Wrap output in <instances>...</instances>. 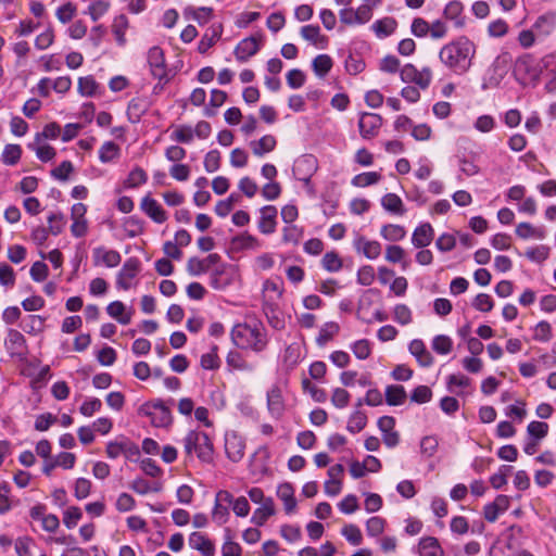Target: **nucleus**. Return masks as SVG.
<instances>
[{"instance_id":"obj_1","label":"nucleus","mask_w":556,"mask_h":556,"mask_svg":"<svg viewBox=\"0 0 556 556\" xmlns=\"http://www.w3.org/2000/svg\"><path fill=\"white\" fill-rule=\"evenodd\" d=\"M475 54V43L467 37H459L440 49L439 60L454 74L464 75L470 70Z\"/></svg>"},{"instance_id":"obj_2","label":"nucleus","mask_w":556,"mask_h":556,"mask_svg":"<svg viewBox=\"0 0 556 556\" xmlns=\"http://www.w3.org/2000/svg\"><path fill=\"white\" fill-rule=\"evenodd\" d=\"M231 339L236 346L260 353L268 344L267 331L260 320L237 324L231 330Z\"/></svg>"},{"instance_id":"obj_3","label":"nucleus","mask_w":556,"mask_h":556,"mask_svg":"<svg viewBox=\"0 0 556 556\" xmlns=\"http://www.w3.org/2000/svg\"><path fill=\"white\" fill-rule=\"evenodd\" d=\"M184 448L187 456L195 454L203 463H211L213 459V443L203 431L190 430L184 438Z\"/></svg>"},{"instance_id":"obj_4","label":"nucleus","mask_w":556,"mask_h":556,"mask_svg":"<svg viewBox=\"0 0 556 556\" xmlns=\"http://www.w3.org/2000/svg\"><path fill=\"white\" fill-rule=\"evenodd\" d=\"M138 414L148 417L155 427H167L172 424L170 410L160 400L142 404Z\"/></svg>"},{"instance_id":"obj_5","label":"nucleus","mask_w":556,"mask_h":556,"mask_svg":"<svg viewBox=\"0 0 556 556\" xmlns=\"http://www.w3.org/2000/svg\"><path fill=\"white\" fill-rule=\"evenodd\" d=\"M141 270L140 261L136 257H129L123 264L116 277V287L122 290H129Z\"/></svg>"},{"instance_id":"obj_6","label":"nucleus","mask_w":556,"mask_h":556,"mask_svg":"<svg viewBox=\"0 0 556 556\" xmlns=\"http://www.w3.org/2000/svg\"><path fill=\"white\" fill-rule=\"evenodd\" d=\"M232 504V494L226 490H219L215 495V504L212 510V519L218 526L226 523L229 519L228 506Z\"/></svg>"},{"instance_id":"obj_7","label":"nucleus","mask_w":556,"mask_h":556,"mask_svg":"<svg viewBox=\"0 0 556 556\" xmlns=\"http://www.w3.org/2000/svg\"><path fill=\"white\" fill-rule=\"evenodd\" d=\"M148 63L153 77L164 81V84L168 81L164 52L160 47L154 46L149 49Z\"/></svg>"},{"instance_id":"obj_8","label":"nucleus","mask_w":556,"mask_h":556,"mask_svg":"<svg viewBox=\"0 0 556 556\" xmlns=\"http://www.w3.org/2000/svg\"><path fill=\"white\" fill-rule=\"evenodd\" d=\"M220 260L217 253H211L203 260L193 256L188 260L186 268L190 276H200L220 265Z\"/></svg>"},{"instance_id":"obj_9","label":"nucleus","mask_w":556,"mask_h":556,"mask_svg":"<svg viewBox=\"0 0 556 556\" xmlns=\"http://www.w3.org/2000/svg\"><path fill=\"white\" fill-rule=\"evenodd\" d=\"M245 442L236 431H228L225 435V452L227 457L233 462H240L244 456Z\"/></svg>"},{"instance_id":"obj_10","label":"nucleus","mask_w":556,"mask_h":556,"mask_svg":"<svg viewBox=\"0 0 556 556\" xmlns=\"http://www.w3.org/2000/svg\"><path fill=\"white\" fill-rule=\"evenodd\" d=\"M382 125V117L376 113H362L358 119L359 134L364 139L377 136Z\"/></svg>"},{"instance_id":"obj_11","label":"nucleus","mask_w":556,"mask_h":556,"mask_svg":"<svg viewBox=\"0 0 556 556\" xmlns=\"http://www.w3.org/2000/svg\"><path fill=\"white\" fill-rule=\"evenodd\" d=\"M353 248L356 253L368 260H376L380 256L382 247L377 240H369L364 236H356L353 240Z\"/></svg>"},{"instance_id":"obj_12","label":"nucleus","mask_w":556,"mask_h":556,"mask_svg":"<svg viewBox=\"0 0 556 556\" xmlns=\"http://www.w3.org/2000/svg\"><path fill=\"white\" fill-rule=\"evenodd\" d=\"M232 282L231 268L227 264H220L212 269L210 285L215 290H224Z\"/></svg>"},{"instance_id":"obj_13","label":"nucleus","mask_w":556,"mask_h":556,"mask_svg":"<svg viewBox=\"0 0 556 556\" xmlns=\"http://www.w3.org/2000/svg\"><path fill=\"white\" fill-rule=\"evenodd\" d=\"M267 410L275 419H280L285 413V401L280 387L273 386L267 391Z\"/></svg>"},{"instance_id":"obj_14","label":"nucleus","mask_w":556,"mask_h":556,"mask_svg":"<svg viewBox=\"0 0 556 556\" xmlns=\"http://www.w3.org/2000/svg\"><path fill=\"white\" fill-rule=\"evenodd\" d=\"M140 208L148 215L153 222L163 224L167 219V213L161 206V204L150 195L142 198Z\"/></svg>"},{"instance_id":"obj_15","label":"nucleus","mask_w":556,"mask_h":556,"mask_svg":"<svg viewBox=\"0 0 556 556\" xmlns=\"http://www.w3.org/2000/svg\"><path fill=\"white\" fill-rule=\"evenodd\" d=\"M4 345L12 356H23L27 351L25 337L15 329H9Z\"/></svg>"},{"instance_id":"obj_16","label":"nucleus","mask_w":556,"mask_h":556,"mask_svg":"<svg viewBox=\"0 0 556 556\" xmlns=\"http://www.w3.org/2000/svg\"><path fill=\"white\" fill-rule=\"evenodd\" d=\"M317 168V161L316 159L311 155L306 154L301 156L296 160L294 165V172L299 175V180L308 184L311 180V177L313 173Z\"/></svg>"},{"instance_id":"obj_17","label":"nucleus","mask_w":556,"mask_h":556,"mask_svg":"<svg viewBox=\"0 0 556 556\" xmlns=\"http://www.w3.org/2000/svg\"><path fill=\"white\" fill-rule=\"evenodd\" d=\"M260 50L258 40L255 37H249L241 40L235 48L233 54L239 62H245Z\"/></svg>"},{"instance_id":"obj_18","label":"nucleus","mask_w":556,"mask_h":556,"mask_svg":"<svg viewBox=\"0 0 556 556\" xmlns=\"http://www.w3.org/2000/svg\"><path fill=\"white\" fill-rule=\"evenodd\" d=\"M434 237V229L429 223H424L415 228L412 235V243L417 249L428 247Z\"/></svg>"},{"instance_id":"obj_19","label":"nucleus","mask_w":556,"mask_h":556,"mask_svg":"<svg viewBox=\"0 0 556 556\" xmlns=\"http://www.w3.org/2000/svg\"><path fill=\"white\" fill-rule=\"evenodd\" d=\"M139 453L138 447L129 440L111 441L106 444L108 457L115 459L122 454L136 455Z\"/></svg>"},{"instance_id":"obj_20","label":"nucleus","mask_w":556,"mask_h":556,"mask_svg":"<svg viewBox=\"0 0 556 556\" xmlns=\"http://www.w3.org/2000/svg\"><path fill=\"white\" fill-rule=\"evenodd\" d=\"M277 208L273 205H266L261 208V218L258 229L264 235H270L276 230Z\"/></svg>"},{"instance_id":"obj_21","label":"nucleus","mask_w":556,"mask_h":556,"mask_svg":"<svg viewBox=\"0 0 556 556\" xmlns=\"http://www.w3.org/2000/svg\"><path fill=\"white\" fill-rule=\"evenodd\" d=\"M93 260L94 264H103L106 267H116L121 261L122 256L121 254L115 250H106L103 247H98L93 249Z\"/></svg>"},{"instance_id":"obj_22","label":"nucleus","mask_w":556,"mask_h":556,"mask_svg":"<svg viewBox=\"0 0 556 556\" xmlns=\"http://www.w3.org/2000/svg\"><path fill=\"white\" fill-rule=\"evenodd\" d=\"M189 545L191 548L201 552L203 556H213L215 554L213 542L201 532H192L190 534Z\"/></svg>"},{"instance_id":"obj_23","label":"nucleus","mask_w":556,"mask_h":556,"mask_svg":"<svg viewBox=\"0 0 556 556\" xmlns=\"http://www.w3.org/2000/svg\"><path fill=\"white\" fill-rule=\"evenodd\" d=\"M300 34L304 40L319 49H325L328 45V38L320 34V28L317 25H305L301 28Z\"/></svg>"},{"instance_id":"obj_24","label":"nucleus","mask_w":556,"mask_h":556,"mask_svg":"<svg viewBox=\"0 0 556 556\" xmlns=\"http://www.w3.org/2000/svg\"><path fill=\"white\" fill-rule=\"evenodd\" d=\"M408 350L414 355L422 367H429L433 363V357L430 352L427 351L425 343L420 339H414L410 341Z\"/></svg>"},{"instance_id":"obj_25","label":"nucleus","mask_w":556,"mask_h":556,"mask_svg":"<svg viewBox=\"0 0 556 556\" xmlns=\"http://www.w3.org/2000/svg\"><path fill=\"white\" fill-rule=\"evenodd\" d=\"M517 237L523 240L538 239L543 240L546 236V231L543 227H535L530 223H519L515 230Z\"/></svg>"},{"instance_id":"obj_26","label":"nucleus","mask_w":556,"mask_h":556,"mask_svg":"<svg viewBox=\"0 0 556 556\" xmlns=\"http://www.w3.org/2000/svg\"><path fill=\"white\" fill-rule=\"evenodd\" d=\"M277 496L283 502L285 510L287 514L294 511L296 501L294 497V489L291 483L285 482L278 485Z\"/></svg>"},{"instance_id":"obj_27","label":"nucleus","mask_w":556,"mask_h":556,"mask_svg":"<svg viewBox=\"0 0 556 556\" xmlns=\"http://www.w3.org/2000/svg\"><path fill=\"white\" fill-rule=\"evenodd\" d=\"M463 10V3L458 0H453L445 5L443 16L452 21L456 27L460 28L465 25L464 17L462 16Z\"/></svg>"},{"instance_id":"obj_28","label":"nucleus","mask_w":556,"mask_h":556,"mask_svg":"<svg viewBox=\"0 0 556 556\" xmlns=\"http://www.w3.org/2000/svg\"><path fill=\"white\" fill-rule=\"evenodd\" d=\"M276 138L271 135H265L261 139L250 142L253 154L258 157L271 152L276 148Z\"/></svg>"},{"instance_id":"obj_29","label":"nucleus","mask_w":556,"mask_h":556,"mask_svg":"<svg viewBox=\"0 0 556 556\" xmlns=\"http://www.w3.org/2000/svg\"><path fill=\"white\" fill-rule=\"evenodd\" d=\"M263 312L270 327H273L276 330H282L285 328V319L282 318L280 312L277 309V306L275 304L269 303L267 300H265L263 303Z\"/></svg>"},{"instance_id":"obj_30","label":"nucleus","mask_w":556,"mask_h":556,"mask_svg":"<svg viewBox=\"0 0 556 556\" xmlns=\"http://www.w3.org/2000/svg\"><path fill=\"white\" fill-rule=\"evenodd\" d=\"M556 26V15L554 13H546L539 16L533 24V29L539 36H548L552 34Z\"/></svg>"},{"instance_id":"obj_31","label":"nucleus","mask_w":556,"mask_h":556,"mask_svg":"<svg viewBox=\"0 0 556 556\" xmlns=\"http://www.w3.org/2000/svg\"><path fill=\"white\" fill-rule=\"evenodd\" d=\"M222 31L223 29L220 25L210 27L198 43V51L200 53H205L220 38Z\"/></svg>"},{"instance_id":"obj_32","label":"nucleus","mask_w":556,"mask_h":556,"mask_svg":"<svg viewBox=\"0 0 556 556\" xmlns=\"http://www.w3.org/2000/svg\"><path fill=\"white\" fill-rule=\"evenodd\" d=\"M275 514V505L271 497H267L263 505L253 513L251 521L256 526H263Z\"/></svg>"},{"instance_id":"obj_33","label":"nucleus","mask_w":556,"mask_h":556,"mask_svg":"<svg viewBox=\"0 0 556 556\" xmlns=\"http://www.w3.org/2000/svg\"><path fill=\"white\" fill-rule=\"evenodd\" d=\"M382 207L394 215H404L406 210L402 199L395 193H387L381 199Z\"/></svg>"},{"instance_id":"obj_34","label":"nucleus","mask_w":556,"mask_h":556,"mask_svg":"<svg viewBox=\"0 0 556 556\" xmlns=\"http://www.w3.org/2000/svg\"><path fill=\"white\" fill-rule=\"evenodd\" d=\"M106 312L122 325H128L131 320V315L126 313L125 304L121 301L111 302L106 307Z\"/></svg>"},{"instance_id":"obj_35","label":"nucleus","mask_w":556,"mask_h":556,"mask_svg":"<svg viewBox=\"0 0 556 556\" xmlns=\"http://www.w3.org/2000/svg\"><path fill=\"white\" fill-rule=\"evenodd\" d=\"M419 553L421 556H442L443 551L437 538L426 536L419 541Z\"/></svg>"},{"instance_id":"obj_36","label":"nucleus","mask_w":556,"mask_h":556,"mask_svg":"<svg viewBox=\"0 0 556 556\" xmlns=\"http://www.w3.org/2000/svg\"><path fill=\"white\" fill-rule=\"evenodd\" d=\"M340 331V326L336 321H328L323 325L319 330V333L316 338V343L318 346H325L329 341H331Z\"/></svg>"},{"instance_id":"obj_37","label":"nucleus","mask_w":556,"mask_h":556,"mask_svg":"<svg viewBox=\"0 0 556 556\" xmlns=\"http://www.w3.org/2000/svg\"><path fill=\"white\" fill-rule=\"evenodd\" d=\"M380 236L387 241L396 242L405 238L406 230L401 225L387 224L381 227Z\"/></svg>"},{"instance_id":"obj_38","label":"nucleus","mask_w":556,"mask_h":556,"mask_svg":"<svg viewBox=\"0 0 556 556\" xmlns=\"http://www.w3.org/2000/svg\"><path fill=\"white\" fill-rule=\"evenodd\" d=\"M232 244L238 250H257L262 247L258 239L248 232L235 237Z\"/></svg>"},{"instance_id":"obj_39","label":"nucleus","mask_w":556,"mask_h":556,"mask_svg":"<svg viewBox=\"0 0 556 556\" xmlns=\"http://www.w3.org/2000/svg\"><path fill=\"white\" fill-rule=\"evenodd\" d=\"M185 14L186 16L191 17L199 24L203 25L206 24L213 17V9L208 7H188L185 10Z\"/></svg>"},{"instance_id":"obj_40","label":"nucleus","mask_w":556,"mask_h":556,"mask_svg":"<svg viewBox=\"0 0 556 556\" xmlns=\"http://www.w3.org/2000/svg\"><path fill=\"white\" fill-rule=\"evenodd\" d=\"M128 28V18L124 14L117 15L112 24V31L119 46H124L126 42L125 33Z\"/></svg>"},{"instance_id":"obj_41","label":"nucleus","mask_w":556,"mask_h":556,"mask_svg":"<svg viewBox=\"0 0 556 556\" xmlns=\"http://www.w3.org/2000/svg\"><path fill=\"white\" fill-rule=\"evenodd\" d=\"M371 28L378 37H387L395 30L396 21L393 17H384L376 21Z\"/></svg>"},{"instance_id":"obj_42","label":"nucleus","mask_w":556,"mask_h":556,"mask_svg":"<svg viewBox=\"0 0 556 556\" xmlns=\"http://www.w3.org/2000/svg\"><path fill=\"white\" fill-rule=\"evenodd\" d=\"M406 399V392L403 386H389L386 389V401L389 405H401Z\"/></svg>"},{"instance_id":"obj_43","label":"nucleus","mask_w":556,"mask_h":556,"mask_svg":"<svg viewBox=\"0 0 556 556\" xmlns=\"http://www.w3.org/2000/svg\"><path fill=\"white\" fill-rule=\"evenodd\" d=\"M119 153L121 149L115 142L106 141L99 149V160L102 163H109L117 159L119 156Z\"/></svg>"},{"instance_id":"obj_44","label":"nucleus","mask_w":556,"mask_h":556,"mask_svg":"<svg viewBox=\"0 0 556 556\" xmlns=\"http://www.w3.org/2000/svg\"><path fill=\"white\" fill-rule=\"evenodd\" d=\"M312 66L317 76L324 77L330 72L332 60L328 54H319L313 60Z\"/></svg>"},{"instance_id":"obj_45","label":"nucleus","mask_w":556,"mask_h":556,"mask_svg":"<svg viewBox=\"0 0 556 556\" xmlns=\"http://www.w3.org/2000/svg\"><path fill=\"white\" fill-rule=\"evenodd\" d=\"M98 88H99V85L91 75L80 77L78 79L77 89H78V92L84 97L94 96L98 91Z\"/></svg>"},{"instance_id":"obj_46","label":"nucleus","mask_w":556,"mask_h":556,"mask_svg":"<svg viewBox=\"0 0 556 556\" xmlns=\"http://www.w3.org/2000/svg\"><path fill=\"white\" fill-rule=\"evenodd\" d=\"M381 179V175L377 172H366L353 177L352 185L358 188H365L377 184Z\"/></svg>"},{"instance_id":"obj_47","label":"nucleus","mask_w":556,"mask_h":556,"mask_svg":"<svg viewBox=\"0 0 556 556\" xmlns=\"http://www.w3.org/2000/svg\"><path fill=\"white\" fill-rule=\"evenodd\" d=\"M367 425V416L362 410H355L349 418L346 429L351 433L362 431Z\"/></svg>"},{"instance_id":"obj_48","label":"nucleus","mask_w":556,"mask_h":556,"mask_svg":"<svg viewBox=\"0 0 556 556\" xmlns=\"http://www.w3.org/2000/svg\"><path fill=\"white\" fill-rule=\"evenodd\" d=\"M323 268L329 273H337L342 268V260L334 251L327 252L321 260Z\"/></svg>"},{"instance_id":"obj_49","label":"nucleus","mask_w":556,"mask_h":556,"mask_svg":"<svg viewBox=\"0 0 556 556\" xmlns=\"http://www.w3.org/2000/svg\"><path fill=\"white\" fill-rule=\"evenodd\" d=\"M341 534L353 546H358L363 543V534L361 532V529L355 525H345L341 529Z\"/></svg>"},{"instance_id":"obj_50","label":"nucleus","mask_w":556,"mask_h":556,"mask_svg":"<svg viewBox=\"0 0 556 556\" xmlns=\"http://www.w3.org/2000/svg\"><path fill=\"white\" fill-rule=\"evenodd\" d=\"M22 155V148L18 144H7L3 149L1 160L5 165H15Z\"/></svg>"},{"instance_id":"obj_51","label":"nucleus","mask_w":556,"mask_h":556,"mask_svg":"<svg viewBox=\"0 0 556 556\" xmlns=\"http://www.w3.org/2000/svg\"><path fill=\"white\" fill-rule=\"evenodd\" d=\"M393 319L402 326L410 324L413 321L412 309L406 304H396L393 308Z\"/></svg>"},{"instance_id":"obj_52","label":"nucleus","mask_w":556,"mask_h":556,"mask_svg":"<svg viewBox=\"0 0 556 556\" xmlns=\"http://www.w3.org/2000/svg\"><path fill=\"white\" fill-rule=\"evenodd\" d=\"M529 438L541 441L548 433V425L544 421H531L527 427Z\"/></svg>"},{"instance_id":"obj_53","label":"nucleus","mask_w":556,"mask_h":556,"mask_svg":"<svg viewBox=\"0 0 556 556\" xmlns=\"http://www.w3.org/2000/svg\"><path fill=\"white\" fill-rule=\"evenodd\" d=\"M48 224L49 232L53 236H58L63 231L66 225L65 215L62 213H52L48 216Z\"/></svg>"},{"instance_id":"obj_54","label":"nucleus","mask_w":556,"mask_h":556,"mask_svg":"<svg viewBox=\"0 0 556 556\" xmlns=\"http://www.w3.org/2000/svg\"><path fill=\"white\" fill-rule=\"evenodd\" d=\"M302 388L305 392H308L315 402L324 403L327 400V393L324 389L318 388L316 384L307 378L302 380Z\"/></svg>"},{"instance_id":"obj_55","label":"nucleus","mask_w":556,"mask_h":556,"mask_svg":"<svg viewBox=\"0 0 556 556\" xmlns=\"http://www.w3.org/2000/svg\"><path fill=\"white\" fill-rule=\"evenodd\" d=\"M453 341L450 337L444 334L435 336L432 340V349L438 354L445 355L452 351Z\"/></svg>"},{"instance_id":"obj_56","label":"nucleus","mask_w":556,"mask_h":556,"mask_svg":"<svg viewBox=\"0 0 556 556\" xmlns=\"http://www.w3.org/2000/svg\"><path fill=\"white\" fill-rule=\"evenodd\" d=\"M83 513L79 507L71 506L63 514V523L66 528L73 529L81 519Z\"/></svg>"},{"instance_id":"obj_57","label":"nucleus","mask_w":556,"mask_h":556,"mask_svg":"<svg viewBox=\"0 0 556 556\" xmlns=\"http://www.w3.org/2000/svg\"><path fill=\"white\" fill-rule=\"evenodd\" d=\"M170 138L180 143H190L193 140V129L187 125L179 126L172 132Z\"/></svg>"},{"instance_id":"obj_58","label":"nucleus","mask_w":556,"mask_h":556,"mask_svg":"<svg viewBox=\"0 0 556 556\" xmlns=\"http://www.w3.org/2000/svg\"><path fill=\"white\" fill-rule=\"evenodd\" d=\"M386 520L381 517H370L366 521V532L369 536H377L384 531Z\"/></svg>"},{"instance_id":"obj_59","label":"nucleus","mask_w":556,"mask_h":556,"mask_svg":"<svg viewBox=\"0 0 556 556\" xmlns=\"http://www.w3.org/2000/svg\"><path fill=\"white\" fill-rule=\"evenodd\" d=\"M533 339L540 342H548L552 339V326L549 323L542 320L534 328Z\"/></svg>"},{"instance_id":"obj_60","label":"nucleus","mask_w":556,"mask_h":556,"mask_svg":"<svg viewBox=\"0 0 556 556\" xmlns=\"http://www.w3.org/2000/svg\"><path fill=\"white\" fill-rule=\"evenodd\" d=\"M353 354L358 359H366L371 353L370 342L366 339H361L354 342L351 346Z\"/></svg>"},{"instance_id":"obj_61","label":"nucleus","mask_w":556,"mask_h":556,"mask_svg":"<svg viewBox=\"0 0 556 556\" xmlns=\"http://www.w3.org/2000/svg\"><path fill=\"white\" fill-rule=\"evenodd\" d=\"M109 8H110L109 2L98 0V1H93L88 7L87 13L90 15V17L93 22H97L109 11Z\"/></svg>"},{"instance_id":"obj_62","label":"nucleus","mask_w":556,"mask_h":556,"mask_svg":"<svg viewBox=\"0 0 556 556\" xmlns=\"http://www.w3.org/2000/svg\"><path fill=\"white\" fill-rule=\"evenodd\" d=\"M204 168L207 173H214L220 167V153L218 150H211L205 154Z\"/></svg>"},{"instance_id":"obj_63","label":"nucleus","mask_w":556,"mask_h":556,"mask_svg":"<svg viewBox=\"0 0 556 556\" xmlns=\"http://www.w3.org/2000/svg\"><path fill=\"white\" fill-rule=\"evenodd\" d=\"M75 14H76V5L73 4L72 2H67V3L59 7L55 12L58 20L63 24L68 23L75 16Z\"/></svg>"},{"instance_id":"obj_64","label":"nucleus","mask_w":556,"mask_h":556,"mask_svg":"<svg viewBox=\"0 0 556 556\" xmlns=\"http://www.w3.org/2000/svg\"><path fill=\"white\" fill-rule=\"evenodd\" d=\"M34 541L28 536L18 538L15 541V551L18 556H33L31 546Z\"/></svg>"}]
</instances>
